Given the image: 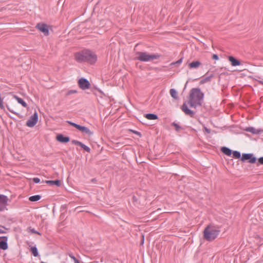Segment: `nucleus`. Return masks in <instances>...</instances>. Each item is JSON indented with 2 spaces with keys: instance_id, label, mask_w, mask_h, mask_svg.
Wrapping results in <instances>:
<instances>
[{
  "instance_id": "obj_25",
  "label": "nucleus",
  "mask_w": 263,
  "mask_h": 263,
  "mask_svg": "<svg viewBox=\"0 0 263 263\" xmlns=\"http://www.w3.org/2000/svg\"><path fill=\"white\" fill-rule=\"evenodd\" d=\"M172 125L175 127V130L177 132H179L180 130L182 128L181 127L179 124L175 122L172 123Z\"/></svg>"
},
{
  "instance_id": "obj_22",
  "label": "nucleus",
  "mask_w": 263,
  "mask_h": 263,
  "mask_svg": "<svg viewBox=\"0 0 263 263\" xmlns=\"http://www.w3.org/2000/svg\"><path fill=\"white\" fill-rule=\"evenodd\" d=\"M213 77V74H211L210 76L206 77L201 80V83H204L209 82L211 81L212 78Z\"/></svg>"
},
{
  "instance_id": "obj_35",
  "label": "nucleus",
  "mask_w": 263,
  "mask_h": 263,
  "mask_svg": "<svg viewBox=\"0 0 263 263\" xmlns=\"http://www.w3.org/2000/svg\"><path fill=\"white\" fill-rule=\"evenodd\" d=\"M33 181L35 183H38L40 182V179L37 177H35L33 178Z\"/></svg>"
},
{
  "instance_id": "obj_27",
  "label": "nucleus",
  "mask_w": 263,
  "mask_h": 263,
  "mask_svg": "<svg viewBox=\"0 0 263 263\" xmlns=\"http://www.w3.org/2000/svg\"><path fill=\"white\" fill-rule=\"evenodd\" d=\"M69 256L74 261V263H81L72 253L69 254Z\"/></svg>"
},
{
  "instance_id": "obj_26",
  "label": "nucleus",
  "mask_w": 263,
  "mask_h": 263,
  "mask_svg": "<svg viewBox=\"0 0 263 263\" xmlns=\"http://www.w3.org/2000/svg\"><path fill=\"white\" fill-rule=\"evenodd\" d=\"M80 146H81L82 148H83L85 151H86L87 152H90V148L87 145L82 143V142L81 143Z\"/></svg>"
},
{
  "instance_id": "obj_13",
  "label": "nucleus",
  "mask_w": 263,
  "mask_h": 263,
  "mask_svg": "<svg viewBox=\"0 0 263 263\" xmlns=\"http://www.w3.org/2000/svg\"><path fill=\"white\" fill-rule=\"evenodd\" d=\"M57 139L58 141L62 143H67L69 141V137H65L62 134H59L57 136Z\"/></svg>"
},
{
  "instance_id": "obj_11",
  "label": "nucleus",
  "mask_w": 263,
  "mask_h": 263,
  "mask_svg": "<svg viewBox=\"0 0 263 263\" xmlns=\"http://www.w3.org/2000/svg\"><path fill=\"white\" fill-rule=\"evenodd\" d=\"M78 130L81 131L82 133L87 135L89 136H91L93 134V133L91 132L88 128L80 125Z\"/></svg>"
},
{
  "instance_id": "obj_10",
  "label": "nucleus",
  "mask_w": 263,
  "mask_h": 263,
  "mask_svg": "<svg viewBox=\"0 0 263 263\" xmlns=\"http://www.w3.org/2000/svg\"><path fill=\"white\" fill-rule=\"evenodd\" d=\"M7 240L8 238L6 236L0 237V248L1 249L6 250L8 249Z\"/></svg>"
},
{
  "instance_id": "obj_15",
  "label": "nucleus",
  "mask_w": 263,
  "mask_h": 263,
  "mask_svg": "<svg viewBox=\"0 0 263 263\" xmlns=\"http://www.w3.org/2000/svg\"><path fill=\"white\" fill-rule=\"evenodd\" d=\"M8 201V198L7 196H6L4 195L0 194V203H1V204L7 205Z\"/></svg>"
},
{
  "instance_id": "obj_17",
  "label": "nucleus",
  "mask_w": 263,
  "mask_h": 263,
  "mask_svg": "<svg viewBox=\"0 0 263 263\" xmlns=\"http://www.w3.org/2000/svg\"><path fill=\"white\" fill-rule=\"evenodd\" d=\"M14 98L16 99L17 102L21 104L23 107H27V103L21 98H19L17 96H14Z\"/></svg>"
},
{
  "instance_id": "obj_23",
  "label": "nucleus",
  "mask_w": 263,
  "mask_h": 263,
  "mask_svg": "<svg viewBox=\"0 0 263 263\" xmlns=\"http://www.w3.org/2000/svg\"><path fill=\"white\" fill-rule=\"evenodd\" d=\"M31 252H32L33 255L35 257H36L38 256V255H39L38 251H37V249L36 247H31Z\"/></svg>"
},
{
  "instance_id": "obj_32",
  "label": "nucleus",
  "mask_w": 263,
  "mask_h": 263,
  "mask_svg": "<svg viewBox=\"0 0 263 263\" xmlns=\"http://www.w3.org/2000/svg\"><path fill=\"white\" fill-rule=\"evenodd\" d=\"M77 92V91L76 90H70L67 91V95L69 96L71 94L76 93Z\"/></svg>"
},
{
  "instance_id": "obj_18",
  "label": "nucleus",
  "mask_w": 263,
  "mask_h": 263,
  "mask_svg": "<svg viewBox=\"0 0 263 263\" xmlns=\"http://www.w3.org/2000/svg\"><path fill=\"white\" fill-rule=\"evenodd\" d=\"M221 152L224 154L225 155L227 156H231L232 154V151L230 148L227 147H222L221 148Z\"/></svg>"
},
{
  "instance_id": "obj_9",
  "label": "nucleus",
  "mask_w": 263,
  "mask_h": 263,
  "mask_svg": "<svg viewBox=\"0 0 263 263\" xmlns=\"http://www.w3.org/2000/svg\"><path fill=\"white\" fill-rule=\"evenodd\" d=\"M181 108L185 115H189L191 117H194L195 112L188 108L185 102L183 103Z\"/></svg>"
},
{
  "instance_id": "obj_8",
  "label": "nucleus",
  "mask_w": 263,
  "mask_h": 263,
  "mask_svg": "<svg viewBox=\"0 0 263 263\" xmlns=\"http://www.w3.org/2000/svg\"><path fill=\"white\" fill-rule=\"evenodd\" d=\"M36 28L41 32H43L45 35H48L49 34V29L48 26L46 24L41 23H38L36 25Z\"/></svg>"
},
{
  "instance_id": "obj_12",
  "label": "nucleus",
  "mask_w": 263,
  "mask_h": 263,
  "mask_svg": "<svg viewBox=\"0 0 263 263\" xmlns=\"http://www.w3.org/2000/svg\"><path fill=\"white\" fill-rule=\"evenodd\" d=\"M229 61L231 62L232 66H237L241 64L240 62L232 56L228 57Z\"/></svg>"
},
{
  "instance_id": "obj_29",
  "label": "nucleus",
  "mask_w": 263,
  "mask_h": 263,
  "mask_svg": "<svg viewBox=\"0 0 263 263\" xmlns=\"http://www.w3.org/2000/svg\"><path fill=\"white\" fill-rule=\"evenodd\" d=\"M247 132H251L253 134H255L256 133V129L255 128H254V127H248L247 130H246Z\"/></svg>"
},
{
  "instance_id": "obj_7",
  "label": "nucleus",
  "mask_w": 263,
  "mask_h": 263,
  "mask_svg": "<svg viewBox=\"0 0 263 263\" xmlns=\"http://www.w3.org/2000/svg\"><path fill=\"white\" fill-rule=\"evenodd\" d=\"M249 160V162L250 163H254L256 161V158L253 156L252 154H243L241 158L242 161L246 160Z\"/></svg>"
},
{
  "instance_id": "obj_41",
  "label": "nucleus",
  "mask_w": 263,
  "mask_h": 263,
  "mask_svg": "<svg viewBox=\"0 0 263 263\" xmlns=\"http://www.w3.org/2000/svg\"><path fill=\"white\" fill-rule=\"evenodd\" d=\"M4 231L1 229H0V233H4Z\"/></svg>"
},
{
  "instance_id": "obj_33",
  "label": "nucleus",
  "mask_w": 263,
  "mask_h": 263,
  "mask_svg": "<svg viewBox=\"0 0 263 263\" xmlns=\"http://www.w3.org/2000/svg\"><path fill=\"white\" fill-rule=\"evenodd\" d=\"M182 58H181L179 60H178L177 61L172 63L171 64V65L180 64L182 63Z\"/></svg>"
},
{
  "instance_id": "obj_31",
  "label": "nucleus",
  "mask_w": 263,
  "mask_h": 263,
  "mask_svg": "<svg viewBox=\"0 0 263 263\" xmlns=\"http://www.w3.org/2000/svg\"><path fill=\"white\" fill-rule=\"evenodd\" d=\"M131 132H132L133 133L139 136V137H141L142 135L141 134V133H140L139 132H138V131H136V130H133V129H130L129 130Z\"/></svg>"
},
{
  "instance_id": "obj_37",
  "label": "nucleus",
  "mask_w": 263,
  "mask_h": 263,
  "mask_svg": "<svg viewBox=\"0 0 263 263\" xmlns=\"http://www.w3.org/2000/svg\"><path fill=\"white\" fill-rule=\"evenodd\" d=\"M258 163L260 164H263V157H260L258 160Z\"/></svg>"
},
{
  "instance_id": "obj_39",
  "label": "nucleus",
  "mask_w": 263,
  "mask_h": 263,
  "mask_svg": "<svg viewBox=\"0 0 263 263\" xmlns=\"http://www.w3.org/2000/svg\"><path fill=\"white\" fill-rule=\"evenodd\" d=\"M30 231L32 233H34V234H39L40 235V233L39 232H38L37 231H35L34 229H30Z\"/></svg>"
},
{
  "instance_id": "obj_28",
  "label": "nucleus",
  "mask_w": 263,
  "mask_h": 263,
  "mask_svg": "<svg viewBox=\"0 0 263 263\" xmlns=\"http://www.w3.org/2000/svg\"><path fill=\"white\" fill-rule=\"evenodd\" d=\"M67 122L69 124H70V125H71V126H72L74 127L75 128H77V129H79V126H80V125L77 124H76V123H73V122H71V121H67Z\"/></svg>"
},
{
  "instance_id": "obj_36",
  "label": "nucleus",
  "mask_w": 263,
  "mask_h": 263,
  "mask_svg": "<svg viewBox=\"0 0 263 263\" xmlns=\"http://www.w3.org/2000/svg\"><path fill=\"white\" fill-rule=\"evenodd\" d=\"M6 205L1 204L0 203V211H3L6 209Z\"/></svg>"
},
{
  "instance_id": "obj_40",
  "label": "nucleus",
  "mask_w": 263,
  "mask_h": 263,
  "mask_svg": "<svg viewBox=\"0 0 263 263\" xmlns=\"http://www.w3.org/2000/svg\"><path fill=\"white\" fill-rule=\"evenodd\" d=\"M204 130H205L207 133H208V134L210 133V132H211V131H210V130L209 128H208L207 127H205L204 128Z\"/></svg>"
},
{
  "instance_id": "obj_20",
  "label": "nucleus",
  "mask_w": 263,
  "mask_h": 263,
  "mask_svg": "<svg viewBox=\"0 0 263 263\" xmlns=\"http://www.w3.org/2000/svg\"><path fill=\"white\" fill-rule=\"evenodd\" d=\"M170 92L171 97L173 98L174 99L177 100L178 99L177 92L175 89H171L170 90Z\"/></svg>"
},
{
  "instance_id": "obj_3",
  "label": "nucleus",
  "mask_w": 263,
  "mask_h": 263,
  "mask_svg": "<svg viewBox=\"0 0 263 263\" xmlns=\"http://www.w3.org/2000/svg\"><path fill=\"white\" fill-rule=\"evenodd\" d=\"M220 228L212 224L208 225L204 230V238L209 241H212L215 240L220 232Z\"/></svg>"
},
{
  "instance_id": "obj_42",
  "label": "nucleus",
  "mask_w": 263,
  "mask_h": 263,
  "mask_svg": "<svg viewBox=\"0 0 263 263\" xmlns=\"http://www.w3.org/2000/svg\"><path fill=\"white\" fill-rule=\"evenodd\" d=\"M41 263H45V262L44 261H41Z\"/></svg>"
},
{
  "instance_id": "obj_14",
  "label": "nucleus",
  "mask_w": 263,
  "mask_h": 263,
  "mask_svg": "<svg viewBox=\"0 0 263 263\" xmlns=\"http://www.w3.org/2000/svg\"><path fill=\"white\" fill-rule=\"evenodd\" d=\"M201 65V63L199 61H193V62L190 63L189 64V66L190 68H197Z\"/></svg>"
},
{
  "instance_id": "obj_4",
  "label": "nucleus",
  "mask_w": 263,
  "mask_h": 263,
  "mask_svg": "<svg viewBox=\"0 0 263 263\" xmlns=\"http://www.w3.org/2000/svg\"><path fill=\"white\" fill-rule=\"evenodd\" d=\"M136 59L141 62H149L159 59L160 55L159 54H149L147 52L138 51L136 53Z\"/></svg>"
},
{
  "instance_id": "obj_30",
  "label": "nucleus",
  "mask_w": 263,
  "mask_h": 263,
  "mask_svg": "<svg viewBox=\"0 0 263 263\" xmlns=\"http://www.w3.org/2000/svg\"><path fill=\"white\" fill-rule=\"evenodd\" d=\"M7 108L9 110V111L12 112V114L16 115L17 116L19 115V114L18 112L15 111L13 109H11L9 106L7 105Z\"/></svg>"
},
{
  "instance_id": "obj_34",
  "label": "nucleus",
  "mask_w": 263,
  "mask_h": 263,
  "mask_svg": "<svg viewBox=\"0 0 263 263\" xmlns=\"http://www.w3.org/2000/svg\"><path fill=\"white\" fill-rule=\"evenodd\" d=\"M71 142H72V144H74L75 145H79V146L80 145V144L81 143V142L77 141V140H73L71 141Z\"/></svg>"
},
{
  "instance_id": "obj_38",
  "label": "nucleus",
  "mask_w": 263,
  "mask_h": 263,
  "mask_svg": "<svg viewBox=\"0 0 263 263\" xmlns=\"http://www.w3.org/2000/svg\"><path fill=\"white\" fill-rule=\"evenodd\" d=\"M212 58L214 60H218L219 59L218 56L217 54H214L212 56Z\"/></svg>"
},
{
  "instance_id": "obj_2",
  "label": "nucleus",
  "mask_w": 263,
  "mask_h": 263,
  "mask_svg": "<svg viewBox=\"0 0 263 263\" xmlns=\"http://www.w3.org/2000/svg\"><path fill=\"white\" fill-rule=\"evenodd\" d=\"M75 59L79 63L87 62L90 64H95L97 60V55L89 50H83L75 54Z\"/></svg>"
},
{
  "instance_id": "obj_6",
  "label": "nucleus",
  "mask_w": 263,
  "mask_h": 263,
  "mask_svg": "<svg viewBox=\"0 0 263 263\" xmlns=\"http://www.w3.org/2000/svg\"><path fill=\"white\" fill-rule=\"evenodd\" d=\"M79 86L83 90L89 89L90 87V83L86 79L81 78L78 81Z\"/></svg>"
},
{
  "instance_id": "obj_21",
  "label": "nucleus",
  "mask_w": 263,
  "mask_h": 263,
  "mask_svg": "<svg viewBox=\"0 0 263 263\" xmlns=\"http://www.w3.org/2000/svg\"><path fill=\"white\" fill-rule=\"evenodd\" d=\"M41 198V196H40L39 195H33V196H30L29 198V200L30 201L35 202V201H37L39 200Z\"/></svg>"
},
{
  "instance_id": "obj_16",
  "label": "nucleus",
  "mask_w": 263,
  "mask_h": 263,
  "mask_svg": "<svg viewBox=\"0 0 263 263\" xmlns=\"http://www.w3.org/2000/svg\"><path fill=\"white\" fill-rule=\"evenodd\" d=\"M46 183L50 185H55L57 186H60L61 185V182L59 180H47Z\"/></svg>"
},
{
  "instance_id": "obj_5",
  "label": "nucleus",
  "mask_w": 263,
  "mask_h": 263,
  "mask_svg": "<svg viewBox=\"0 0 263 263\" xmlns=\"http://www.w3.org/2000/svg\"><path fill=\"white\" fill-rule=\"evenodd\" d=\"M38 119V115L36 112H35L27 121L26 125L28 127H32L37 123Z\"/></svg>"
},
{
  "instance_id": "obj_19",
  "label": "nucleus",
  "mask_w": 263,
  "mask_h": 263,
  "mask_svg": "<svg viewBox=\"0 0 263 263\" xmlns=\"http://www.w3.org/2000/svg\"><path fill=\"white\" fill-rule=\"evenodd\" d=\"M145 117L148 120H156L158 119V116L154 114H145Z\"/></svg>"
},
{
  "instance_id": "obj_24",
  "label": "nucleus",
  "mask_w": 263,
  "mask_h": 263,
  "mask_svg": "<svg viewBox=\"0 0 263 263\" xmlns=\"http://www.w3.org/2000/svg\"><path fill=\"white\" fill-rule=\"evenodd\" d=\"M233 155L234 158L237 159H239L241 157L240 153L237 151H233Z\"/></svg>"
},
{
  "instance_id": "obj_1",
  "label": "nucleus",
  "mask_w": 263,
  "mask_h": 263,
  "mask_svg": "<svg viewBox=\"0 0 263 263\" xmlns=\"http://www.w3.org/2000/svg\"><path fill=\"white\" fill-rule=\"evenodd\" d=\"M204 95L199 88H192L189 93L187 104L191 107L196 108L201 106Z\"/></svg>"
}]
</instances>
